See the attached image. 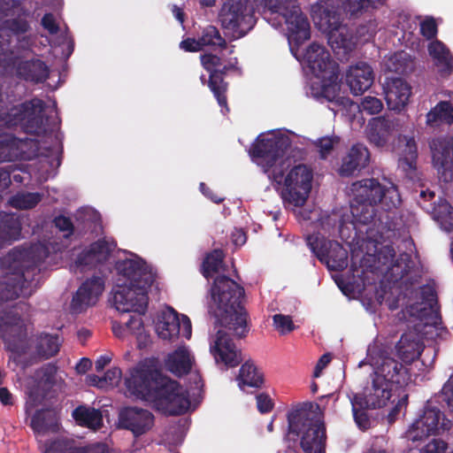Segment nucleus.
I'll return each mask as SVG.
<instances>
[{
    "label": "nucleus",
    "instance_id": "1",
    "mask_svg": "<svg viewBox=\"0 0 453 453\" xmlns=\"http://www.w3.org/2000/svg\"><path fill=\"white\" fill-rule=\"evenodd\" d=\"M49 256L48 248L35 243L28 248L15 247L0 258V265L7 270L0 280V305L19 296L27 298L40 287L41 265ZM31 306L20 301L3 312L0 311V339L12 354H24L27 349V329L25 316Z\"/></svg>",
    "mask_w": 453,
    "mask_h": 453
},
{
    "label": "nucleus",
    "instance_id": "2",
    "mask_svg": "<svg viewBox=\"0 0 453 453\" xmlns=\"http://www.w3.org/2000/svg\"><path fill=\"white\" fill-rule=\"evenodd\" d=\"M290 145V139L287 135H259L249 153L267 174L284 204L302 207L311 191L313 171L304 164L291 166V160L285 157Z\"/></svg>",
    "mask_w": 453,
    "mask_h": 453
},
{
    "label": "nucleus",
    "instance_id": "3",
    "mask_svg": "<svg viewBox=\"0 0 453 453\" xmlns=\"http://www.w3.org/2000/svg\"><path fill=\"white\" fill-rule=\"evenodd\" d=\"M125 385L131 395L165 407L173 416L184 414L190 406L188 392L163 375L154 360L141 362L131 370Z\"/></svg>",
    "mask_w": 453,
    "mask_h": 453
},
{
    "label": "nucleus",
    "instance_id": "4",
    "mask_svg": "<svg viewBox=\"0 0 453 453\" xmlns=\"http://www.w3.org/2000/svg\"><path fill=\"white\" fill-rule=\"evenodd\" d=\"M208 312L215 319L216 326L233 332L237 338H244L250 331L249 313L242 305L244 288L226 275L217 276L211 287Z\"/></svg>",
    "mask_w": 453,
    "mask_h": 453
},
{
    "label": "nucleus",
    "instance_id": "5",
    "mask_svg": "<svg viewBox=\"0 0 453 453\" xmlns=\"http://www.w3.org/2000/svg\"><path fill=\"white\" fill-rule=\"evenodd\" d=\"M312 403H303L292 408L287 414L289 441H300L304 453H325L326 427Z\"/></svg>",
    "mask_w": 453,
    "mask_h": 453
},
{
    "label": "nucleus",
    "instance_id": "6",
    "mask_svg": "<svg viewBox=\"0 0 453 453\" xmlns=\"http://www.w3.org/2000/svg\"><path fill=\"white\" fill-rule=\"evenodd\" d=\"M262 14L265 19H270V16L276 15L277 23L273 26L280 25L281 21L288 26L289 34L288 39L299 46L311 37L310 23L305 15L296 5L295 0H261Z\"/></svg>",
    "mask_w": 453,
    "mask_h": 453
},
{
    "label": "nucleus",
    "instance_id": "7",
    "mask_svg": "<svg viewBox=\"0 0 453 453\" xmlns=\"http://www.w3.org/2000/svg\"><path fill=\"white\" fill-rule=\"evenodd\" d=\"M255 6L250 0H225L219 21L234 40L244 37L257 23Z\"/></svg>",
    "mask_w": 453,
    "mask_h": 453
},
{
    "label": "nucleus",
    "instance_id": "8",
    "mask_svg": "<svg viewBox=\"0 0 453 453\" xmlns=\"http://www.w3.org/2000/svg\"><path fill=\"white\" fill-rule=\"evenodd\" d=\"M351 192L357 201L381 203L386 211L396 208L401 203L396 186L392 184L386 188L374 178L363 179L352 183Z\"/></svg>",
    "mask_w": 453,
    "mask_h": 453
},
{
    "label": "nucleus",
    "instance_id": "9",
    "mask_svg": "<svg viewBox=\"0 0 453 453\" xmlns=\"http://www.w3.org/2000/svg\"><path fill=\"white\" fill-rule=\"evenodd\" d=\"M307 246L329 271L342 272L348 266V251L336 242L326 239L319 233L306 236Z\"/></svg>",
    "mask_w": 453,
    "mask_h": 453
},
{
    "label": "nucleus",
    "instance_id": "10",
    "mask_svg": "<svg viewBox=\"0 0 453 453\" xmlns=\"http://www.w3.org/2000/svg\"><path fill=\"white\" fill-rule=\"evenodd\" d=\"M452 423L444 413L431 402L424 406L422 414L411 424L406 432V437L412 441H421L429 435L449 431Z\"/></svg>",
    "mask_w": 453,
    "mask_h": 453
},
{
    "label": "nucleus",
    "instance_id": "11",
    "mask_svg": "<svg viewBox=\"0 0 453 453\" xmlns=\"http://www.w3.org/2000/svg\"><path fill=\"white\" fill-rule=\"evenodd\" d=\"M304 60L312 73L321 80L334 81L339 77V65L322 45L312 42L306 50Z\"/></svg>",
    "mask_w": 453,
    "mask_h": 453
},
{
    "label": "nucleus",
    "instance_id": "12",
    "mask_svg": "<svg viewBox=\"0 0 453 453\" xmlns=\"http://www.w3.org/2000/svg\"><path fill=\"white\" fill-rule=\"evenodd\" d=\"M149 288H140L132 284L118 285L113 293L116 309L121 312L144 314L149 303Z\"/></svg>",
    "mask_w": 453,
    "mask_h": 453
},
{
    "label": "nucleus",
    "instance_id": "13",
    "mask_svg": "<svg viewBox=\"0 0 453 453\" xmlns=\"http://www.w3.org/2000/svg\"><path fill=\"white\" fill-rule=\"evenodd\" d=\"M157 335L163 340L173 341L180 334L186 339H189L192 334V326L189 318L182 314L180 318L179 313L172 307L162 311L158 321L156 324Z\"/></svg>",
    "mask_w": 453,
    "mask_h": 453
},
{
    "label": "nucleus",
    "instance_id": "14",
    "mask_svg": "<svg viewBox=\"0 0 453 453\" xmlns=\"http://www.w3.org/2000/svg\"><path fill=\"white\" fill-rule=\"evenodd\" d=\"M115 268L118 273L134 287L150 288L155 280L151 268L140 257L119 260L116 263Z\"/></svg>",
    "mask_w": 453,
    "mask_h": 453
},
{
    "label": "nucleus",
    "instance_id": "15",
    "mask_svg": "<svg viewBox=\"0 0 453 453\" xmlns=\"http://www.w3.org/2000/svg\"><path fill=\"white\" fill-rule=\"evenodd\" d=\"M432 161L434 168L445 181L453 179V138L439 136L430 143Z\"/></svg>",
    "mask_w": 453,
    "mask_h": 453
},
{
    "label": "nucleus",
    "instance_id": "16",
    "mask_svg": "<svg viewBox=\"0 0 453 453\" xmlns=\"http://www.w3.org/2000/svg\"><path fill=\"white\" fill-rule=\"evenodd\" d=\"M104 286L105 280L102 276L93 275L87 279L73 296L72 310L76 313H80L87 308L95 305L99 296L103 294Z\"/></svg>",
    "mask_w": 453,
    "mask_h": 453
},
{
    "label": "nucleus",
    "instance_id": "17",
    "mask_svg": "<svg viewBox=\"0 0 453 453\" xmlns=\"http://www.w3.org/2000/svg\"><path fill=\"white\" fill-rule=\"evenodd\" d=\"M319 20L318 24L320 29L328 34V42L333 50L348 48L349 42L340 33L342 27V19L340 12L334 6H319Z\"/></svg>",
    "mask_w": 453,
    "mask_h": 453
},
{
    "label": "nucleus",
    "instance_id": "18",
    "mask_svg": "<svg viewBox=\"0 0 453 453\" xmlns=\"http://www.w3.org/2000/svg\"><path fill=\"white\" fill-rule=\"evenodd\" d=\"M210 350L216 363H222L227 367H235L242 361L241 349L236 347L230 335L223 330L217 332Z\"/></svg>",
    "mask_w": 453,
    "mask_h": 453
},
{
    "label": "nucleus",
    "instance_id": "19",
    "mask_svg": "<svg viewBox=\"0 0 453 453\" xmlns=\"http://www.w3.org/2000/svg\"><path fill=\"white\" fill-rule=\"evenodd\" d=\"M120 427L129 430L134 437L146 434L154 425V416L148 411L137 407H127L119 415Z\"/></svg>",
    "mask_w": 453,
    "mask_h": 453
},
{
    "label": "nucleus",
    "instance_id": "20",
    "mask_svg": "<svg viewBox=\"0 0 453 453\" xmlns=\"http://www.w3.org/2000/svg\"><path fill=\"white\" fill-rule=\"evenodd\" d=\"M360 394L362 404L370 409H380L387 405L392 396V388L375 374L371 375V382Z\"/></svg>",
    "mask_w": 453,
    "mask_h": 453
},
{
    "label": "nucleus",
    "instance_id": "21",
    "mask_svg": "<svg viewBox=\"0 0 453 453\" xmlns=\"http://www.w3.org/2000/svg\"><path fill=\"white\" fill-rule=\"evenodd\" d=\"M373 374L382 378L383 381L391 388L393 385L402 388L411 380L409 369L403 363L390 357H384L381 359Z\"/></svg>",
    "mask_w": 453,
    "mask_h": 453
},
{
    "label": "nucleus",
    "instance_id": "22",
    "mask_svg": "<svg viewBox=\"0 0 453 453\" xmlns=\"http://www.w3.org/2000/svg\"><path fill=\"white\" fill-rule=\"evenodd\" d=\"M345 81L354 96L362 95L374 81L373 70L368 64L358 62L349 67L345 73Z\"/></svg>",
    "mask_w": 453,
    "mask_h": 453
},
{
    "label": "nucleus",
    "instance_id": "23",
    "mask_svg": "<svg viewBox=\"0 0 453 453\" xmlns=\"http://www.w3.org/2000/svg\"><path fill=\"white\" fill-rule=\"evenodd\" d=\"M398 125V119L389 116L372 118L367 127L370 142L379 148L386 146Z\"/></svg>",
    "mask_w": 453,
    "mask_h": 453
},
{
    "label": "nucleus",
    "instance_id": "24",
    "mask_svg": "<svg viewBox=\"0 0 453 453\" xmlns=\"http://www.w3.org/2000/svg\"><path fill=\"white\" fill-rule=\"evenodd\" d=\"M370 161V152L362 143L351 146L347 154L342 159L339 174L342 177H349L356 172L365 168Z\"/></svg>",
    "mask_w": 453,
    "mask_h": 453
},
{
    "label": "nucleus",
    "instance_id": "25",
    "mask_svg": "<svg viewBox=\"0 0 453 453\" xmlns=\"http://www.w3.org/2000/svg\"><path fill=\"white\" fill-rule=\"evenodd\" d=\"M42 453H109V447L104 442L77 447L73 439L58 438L50 443H45Z\"/></svg>",
    "mask_w": 453,
    "mask_h": 453
},
{
    "label": "nucleus",
    "instance_id": "26",
    "mask_svg": "<svg viewBox=\"0 0 453 453\" xmlns=\"http://www.w3.org/2000/svg\"><path fill=\"white\" fill-rule=\"evenodd\" d=\"M16 74L21 80L39 84L49 79L50 68L44 61L39 58L20 60L16 66Z\"/></svg>",
    "mask_w": 453,
    "mask_h": 453
},
{
    "label": "nucleus",
    "instance_id": "27",
    "mask_svg": "<svg viewBox=\"0 0 453 453\" xmlns=\"http://www.w3.org/2000/svg\"><path fill=\"white\" fill-rule=\"evenodd\" d=\"M411 95V86L401 78L392 79L385 88L388 106L394 111L403 110L408 104Z\"/></svg>",
    "mask_w": 453,
    "mask_h": 453
},
{
    "label": "nucleus",
    "instance_id": "28",
    "mask_svg": "<svg viewBox=\"0 0 453 453\" xmlns=\"http://www.w3.org/2000/svg\"><path fill=\"white\" fill-rule=\"evenodd\" d=\"M398 357L404 362L411 364L418 359L423 351L424 344L419 337L412 332L404 333L395 345Z\"/></svg>",
    "mask_w": 453,
    "mask_h": 453
},
{
    "label": "nucleus",
    "instance_id": "29",
    "mask_svg": "<svg viewBox=\"0 0 453 453\" xmlns=\"http://www.w3.org/2000/svg\"><path fill=\"white\" fill-rule=\"evenodd\" d=\"M21 235V223L18 215L0 211V249L11 245Z\"/></svg>",
    "mask_w": 453,
    "mask_h": 453
},
{
    "label": "nucleus",
    "instance_id": "30",
    "mask_svg": "<svg viewBox=\"0 0 453 453\" xmlns=\"http://www.w3.org/2000/svg\"><path fill=\"white\" fill-rule=\"evenodd\" d=\"M430 57L441 76H448L453 71V56L449 48L441 41L434 40L427 47Z\"/></svg>",
    "mask_w": 453,
    "mask_h": 453
},
{
    "label": "nucleus",
    "instance_id": "31",
    "mask_svg": "<svg viewBox=\"0 0 453 453\" xmlns=\"http://www.w3.org/2000/svg\"><path fill=\"white\" fill-rule=\"evenodd\" d=\"M30 426L35 434L43 435L49 432L57 433L59 429V423L53 411L42 409L37 410L32 416Z\"/></svg>",
    "mask_w": 453,
    "mask_h": 453
},
{
    "label": "nucleus",
    "instance_id": "32",
    "mask_svg": "<svg viewBox=\"0 0 453 453\" xmlns=\"http://www.w3.org/2000/svg\"><path fill=\"white\" fill-rule=\"evenodd\" d=\"M165 367L179 377L188 374L192 367L188 351L184 348H179L169 354L165 360Z\"/></svg>",
    "mask_w": 453,
    "mask_h": 453
},
{
    "label": "nucleus",
    "instance_id": "33",
    "mask_svg": "<svg viewBox=\"0 0 453 453\" xmlns=\"http://www.w3.org/2000/svg\"><path fill=\"white\" fill-rule=\"evenodd\" d=\"M60 346L61 340L58 334L42 333L35 339V349L39 357L49 359L58 353Z\"/></svg>",
    "mask_w": 453,
    "mask_h": 453
},
{
    "label": "nucleus",
    "instance_id": "34",
    "mask_svg": "<svg viewBox=\"0 0 453 453\" xmlns=\"http://www.w3.org/2000/svg\"><path fill=\"white\" fill-rule=\"evenodd\" d=\"M237 380L242 390L245 387L258 388L264 383V377L263 373L252 362L246 361L240 368Z\"/></svg>",
    "mask_w": 453,
    "mask_h": 453
},
{
    "label": "nucleus",
    "instance_id": "35",
    "mask_svg": "<svg viewBox=\"0 0 453 453\" xmlns=\"http://www.w3.org/2000/svg\"><path fill=\"white\" fill-rule=\"evenodd\" d=\"M73 418L82 426L94 430L103 426V415L99 410L83 405L78 406L73 411Z\"/></svg>",
    "mask_w": 453,
    "mask_h": 453
},
{
    "label": "nucleus",
    "instance_id": "36",
    "mask_svg": "<svg viewBox=\"0 0 453 453\" xmlns=\"http://www.w3.org/2000/svg\"><path fill=\"white\" fill-rule=\"evenodd\" d=\"M453 124V106L449 101H441L426 114V124L437 127L441 124Z\"/></svg>",
    "mask_w": 453,
    "mask_h": 453
},
{
    "label": "nucleus",
    "instance_id": "37",
    "mask_svg": "<svg viewBox=\"0 0 453 453\" xmlns=\"http://www.w3.org/2000/svg\"><path fill=\"white\" fill-rule=\"evenodd\" d=\"M411 262L410 254L401 253L397 258L389 263L390 266H388L385 277L389 282H398L408 274Z\"/></svg>",
    "mask_w": 453,
    "mask_h": 453
},
{
    "label": "nucleus",
    "instance_id": "38",
    "mask_svg": "<svg viewBox=\"0 0 453 453\" xmlns=\"http://www.w3.org/2000/svg\"><path fill=\"white\" fill-rule=\"evenodd\" d=\"M377 204L369 202L357 201L353 197L350 203V212L356 223L367 225L373 221L376 216Z\"/></svg>",
    "mask_w": 453,
    "mask_h": 453
},
{
    "label": "nucleus",
    "instance_id": "39",
    "mask_svg": "<svg viewBox=\"0 0 453 453\" xmlns=\"http://www.w3.org/2000/svg\"><path fill=\"white\" fill-rule=\"evenodd\" d=\"M230 65H224L222 63V66L216 70L218 80L215 81L214 83H208V86L217 99L219 105L222 109L225 108L226 111H229L227 98L226 95L227 90V82L224 81V76L230 70Z\"/></svg>",
    "mask_w": 453,
    "mask_h": 453
},
{
    "label": "nucleus",
    "instance_id": "40",
    "mask_svg": "<svg viewBox=\"0 0 453 453\" xmlns=\"http://www.w3.org/2000/svg\"><path fill=\"white\" fill-rule=\"evenodd\" d=\"M26 142L16 137L6 138L0 142V159L2 161H15L25 158V151L19 148Z\"/></svg>",
    "mask_w": 453,
    "mask_h": 453
},
{
    "label": "nucleus",
    "instance_id": "41",
    "mask_svg": "<svg viewBox=\"0 0 453 453\" xmlns=\"http://www.w3.org/2000/svg\"><path fill=\"white\" fill-rule=\"evenodd\" d=\"M348 396L351 403L353 418L357 426L361 430L368 429L371 426V420L366 410H369L370 407H366L365 404H362L359 393H351V395H349Z\"/></svg>",
    "mask_w": 453,
    "mask_h": 453
},
{
    "label": "nucleus",
    "instance_id": "42",
    "mask_svg": "<svg viewBox=\"0 0 453 453\" xmlns=\"http://www.w3.org/2000/svg\"><path fill=\"white\" fill-rule=\"evenodd\" d=\"M202 49L210 47L214 50H226L227 43L226 39L221 35L219 30L211 25L205 27L199 36Z\"/></svg>",
    "mask_w": 453,
    "mask_h": 453
},
{
    "label": "nucleus",
    "instance_id": "43",
    "mask_svg": "<svg viewBox=\"0 0 453 453\" xmlns=\"http://www.w3.org/2000/svg\"><path fill=\"white\" fill-rule=\"evenodd\" d=\"M225 258V254L222 250L215 249L210 253L206 254L203 258L201 273L204 278L209 280L214 273H217L220 269Z\"/></svg>",
    "mask_w": 453,
    "mask_h": 453
},
{
    "label": "nucleus",
    "instance_id": "44",
    "mask_svg": "<svg viewBox=\"0 0 453 453\" xmlns=\"http://www.w3.org/2000/svg\"><path fill=\"white\" fill-rule=\"evenodd\" d=\"M42 199L39 192H19L9 199V204L16 209L28 210L35 208Z\"/></svg>",
    "mask_w": 453,
    "mask_h": 453
},
{
    "label": "nucleus",
    "instance_id": "45",
    "mask_svg": "<svg viewBox=\"0 0 453 453\" xmlns=\"http://www.w3.org/2000/svg\"><path fill=\"white\" fill-rule=\"evenodd\" d=\"M58 366L54 363H47L36 371L38 383L50 390L58 384Z\"/></svg>",
    "mask_w": 453,
    "mask_h": 453
},
{
    "label": "nucleus",
    "instance_id": "46",
    "mask_svg": "<svg viewBox=\"0 0 453 453\" xmlns=\"http://www.w3.org/2000/svg\"><path fill=\"white\" fill-rule=\"evenodd\" d=\"M116 246L117 243L113 239L103 237L92 242L88 247L97 257V261L103 264L109 259Z\"/></svg>",
    "mask_w": 453,
    "mask_h": 453
},
{
    "label": "nucleus",
    "instance_id": "47",
    "mask_svg": "<svg viewBox=\"0 0 453 453\" xmlns=\"http://www.w3.org/2000/svg\"><path fill=\"white\" fill-rule=\"evenodd\" d=\"M338 79L339 77L334 81L322 80L324 84L321 88V96L328 102L334 103L336 105H344L346 98L340 95Z\"/></svg>",
    "mask_w": 453,
    "mask_h": 453
},
{
    "label": "nucleus",
    "instance_id": "48",
    "mask_svg": "<svg viewBox=\"0 0 453 453\" xmlns=\"http://www.w3.org/2000/svg\"><path fill=\"white\" fill-rule=\"evenodd\" d=\"M203 67L210 73L208 83H214L218 80L216 70L222 66V59L212 53H206L200 57Z\"/></svg>",
    "mask_w": 453,
    "mask_h": 453
},
{
    "label": "nucleus",
    "instance_id": "49",
    "mask_svg": "<svg viewBox=\"0 0 453 453\" xmlns=\"http://www.w3.org/2000/svg\"><path fill=\"white\" fill-rule=\"evenodd\" d=\"M405 141V149L403 150V156L401 157V162L410 169L416 168V160L418 157V149L415 139L413 137L403 136Z\"/></svg>",
    "mask_w": 453,
    "mask_h": 453
},
{
    "label": "nucleus",
    "instance_id": "50",
    "mask_svg": "<svg viewBox=\"0 0 453 453\" xmlns=\"http://www.w3.org/2000/svg\"><path fill=\"white\" fill-rule=\"evenodd\" d=\"M339 142L340 138L336 135L324 136L314 142V145L318 149L320 158L326 159L332 153L334 146Z\"/></svg>",
    "mask_w": 453,
    "mask_h": 453
},
{
    "label": "nucleus",
    "instance_id": "51",
    "mask_svg": "<svg viewBox=\"0 0 453 453\" xmlns=\"http://www.w3.org/2000/svg\"><path fill=\"white\" fill-rule=\"evenodd\" d=\"M273 326L281 334H286L295 329L292 318L288 315L275 314L273 317Z\"/></svg>",
    "mask_w": 453,
    "mask_h": 453
},
{
    "label": "nucleus",
    "instance_id": "52",
    "mask_svg": "<svg viewBox=\"0 0 453 453\" xmlns=\"http://www.w3.org/2000/svg\"><path fill=\"white\" fill-rule=\"evenodd\" d=\"M343 10L350 16H357L367 10V0H340Z\"/></svg>",
    "mask_w": 453,
    "mask_h": 453
},
{
    "label": "nucleus",
    "instance_id": "53",
    "mask_svg": "<svg viewBox=\"0 0 453 453\" xmlns=\"http://www.w3.org/2000/svg\"><path fill=\"white\" fill-rule=\"evenodd\" d=\"M102 264L97 261L96 255L90 251L89 247L84 249L76 257L75 265L77 267H95Z\"/></svg>",
    "mask_w": 453,
    "mask_h": 453
},
{
    "label": "nucleus",
    "instance_id": "54",
    "mask_svg": "<svg viewBox=\"0 0 453 453\" xmlns=\"http://www.w3.org/2000/svg\"><path fill=\"white\" fill-rule=\"evenodd\" d=\"M362 111L369 115H375L383 110V103L375 96H365L361 102Z\"/></svg>",
    "mask_w": 453,
    "mask_h": 453
},
{
    "label": "nucleus",
    "instance_id": "55",
    "mask_svg": "<svg viewBox=\"0 0 453 453\" xmlns=\"http://www.w3.org/2000/svg\"><path fill=\"white\" fill-rule=\"evenodd\" d=\"M438 27L434 18H427L420 23V34L427 40L436 37Z\"/></svg>",
    "mask_w": 453,
    "mask_h": 453
},
{
    "label": "nucleus",
    "instance_id": "56",
    "mask_svg": "<svg viewBox=\"0 0 453 453\" xmlns=\"http://www.w3.org/2000/svg\"><path fill=\"white\" fill-rule=\"evenodd\" d=\"M121 374V370L118 367H114L112 369L108 370L102 378L94 375L93 380L96 381V380H97L99 383L104 382L111 386L117 385L120 380ZM100 387H103V384H101Z\"/></svg>",
    "mask_w": 453,
    "mask_h": 453
},
{
    "label": "nucleus",
    "instance_id": "57",
    "mask_svg": "<svg viewBox=\"0 0 453 453\" xmlns=\"http://www.w3.org/2000/svg\"><path fill=\"white\" fill-rule=\"evenodd\" d=\"M55 226L61 232H66L65 237H69L73 234L74 226L69 217L63 215L57 216L54 220Z\"/></svg>",
    "mask_w": 453,
    "mask_h": 453
},
{
    "label": "nucleus",
    "instance_id": "58",
    "mask_svg": "<svg viewBox=\"0 0 453 453\" xmlns=\"http://www.w3.org/2000/svg\"><path fill=\"white\" fill-rule=\"evenodd\" d=\"M257 407L260 413L265 414L273 411L274 403L268 394L260 393L256 396Z\"/></svg>",
    "mask_w": 453,
    "mask_h": 453
},
{
    "label": "nucleus",
    "instance_id": "59",
    "mask_svg": "<svg viewBox=\"0 0 453 453\" xmlns=\"http://www.w3.org/2000/svg\"><path fill=\"white\" fill-rule=\"evenodd\" d=\"M8 28L15 35H22L27 33L29 28V23L25 19L15 18L8 20Z\"/></svg>",
    "mask_w": 453,
    "mask_h": 453
},
{
    "label": "nucleus",
    "instance_id": "60",
    "mask_svg": "<svg viewBox=\"0 0 453 453\" xmlns=\"http://www.w3.org/2000/svg\"><path fill=\"white\" fill-rule=\"evenodd\" d=\"M395 250L392 245L383 246L377 253L378 262L383 265H387L395 260Z\"/></svg>",
    "mask_w": 453,
    "mask_h": 453
},
{
    "label": "nucleus",
    "instance_id": "61",
    "mask_svg": "<svg viewBox=\"0 0 453 453\" xmlns=\"http://www.w3.org/2000/svg\"><path fill=\"white\" fill-rule=\"evenodd\" d=\"M42 26L50 34L56 35L59 31V27L56 22L52 13H45L42 19Z\"/></svg>",
    "mask_w": 453,
    "mask_h": 453
},
{
    "label": "nucleus",
    "instance_id": "62",
    "mask_svg": "<svg viewBox=\"0 0 453 453\" xmlns=\"http://www.w3.org/2000/svg\"><path fill=\"white\" fill-rule=\"evenodd\" d=\"M180 48L187 52H197L202 50V46L199 38H187L180 42Z\"/></svg>",
    "mask_w": 453,
    "mask_h": 453
},
{
    "label": "nucleus",
    "instance_id": "63",
    "mask_svg": "<svg viewBox=\"0 0 453 453\" xmlns=\"http://www.w3.org/2000/svg\"><path fill=\"white\" fill-rule=\"evenodd\" d=\"M442 395H444V400L447 402L448 406L453 411V375H451L441 389Z\"/></svg>",
    "mask_w": 453,
    "mask_h": 453
},
{
    "label": "nucleus",
    "instance_id": "64",
    "mask_svg": "<svg viewBox=\"0 0 453 453\" xmlns=\"http://www.w3.org/2000/svg\"><path fill=\"white\" fill-rule=\"evenodd\" d=\"M141 314L138 313L137 316L132 315L126 322V326L130 330L132 334H140L141 330L143 328V322Z\"/></svg>",
    "mask_w": 453,
    "mask_h": 453
}]
</instances>
